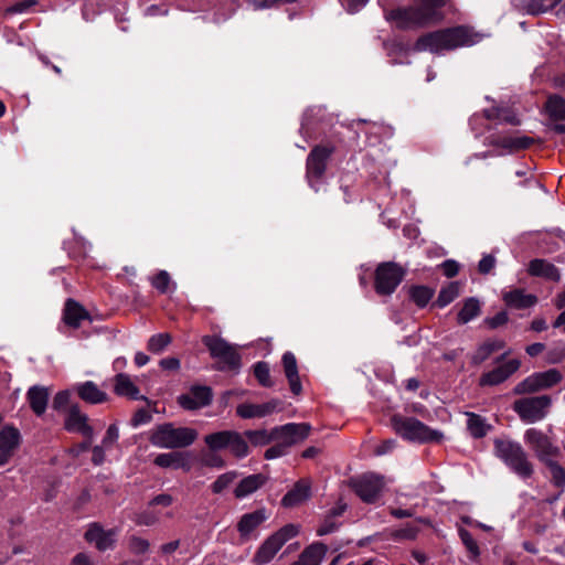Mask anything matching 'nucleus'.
<instances>
[{"instance_id": "nucleus-26", "label": "nucleus", "mask_w": 565, "mask_h": 565, "mask_svg": "<svg viewBox=\"0 0 565 565\" xmlns=\"http://www.w3.org/2000/svg\"><path fill=\"white\" fill-rule=\"evenodd\" d=\"M266 481L267 478L263 473L247 476L238 482L234 489V495L236 499L246 498L260 489Z\"/></svg>"}, {"instance_id": "nucleus-45", "label": "nucleus", "mask_w": 565, "mask_h": 565, "mask_svg": "<svg viewBox=\"0 0 565 565\" xmlns=\"http://www.w3.org/2000/svg\"><path fill=\"white\" fill-rule=\"evenodd\" d=\"M236 471H228L221 475L212 484V491L216 494L226 490L237 478Z\"/></svg>"}, {"instance_id": "nucleus-60", "label": "nucleus", "mask_w": 565, "mask_h": 565, "mask_svg": "<svg viewBox=\"0 0 565 565\" xmlns=\"http://www.w3.org/2000/svg\"><path fill=\"white\" fill-rule=\"evenodd\" d=\"M440 268L443 270V274L447 278H452L459 273V264L454 259H447L441 265Z\"/></svg>"}, {"instance_id": "nucleus-46", "label": "nucleus", "mask_w": 565, "mask_h": 565, "mask_svg": "<svg viewBox=\"0 0 565 565\" xmlns=\"http://www.w3.org/2000/svg\"><path fill=\"white\" fill-rule=\"evenodd\" d=\"M343 512V509L333 510L331 515L327 516L322 524L317 529V535L323 536L334 532L338 529V523L334 520V516L340 515Z\"/></svg>"}, {"instance_id": "nucleus-11", "label": "nucleus", "mask_w": 565, "mask_h": 565, "mask_svg": "<svg viewBox=\"0 0 565 565\" xmlns=\"http://www.w3.org/2000/svg\"><path fill=\"white\" fill-rule=\"evenodd\" d=\"M333 151L332 146H316L311 149L306 162V178L310 186L313 188V183L323 177L327 162Z\"/></svg>"}, {"instance_id": "nucleus-19", "label": "nucleus", "mask_w": 565, "mask_h": 565, "mask_svg": "<svg viewBox=\"0 0 565 565\" xmlns=\"http://www.w3.org/2000/svg\"><path fill=\"white\" fill-rule=\"evenodd\" d=\"M64 426L71 433H79L84 437L92 439L94 436L93 428L88 425V417L81 412L77 405L70 408L65 418Z\"/></svg>"}, {"instance_id": "nucleus-63", "label": "nucleus", "mask_w": 565, "mask_h": 565, "mask_svg": "<svg viewBox=\"0 0 565 565\" xmlns=\"http://www.w3.org/2000/svg\"><path fill=\"white\" fill-rule=\"evenodd\" d=\"M495 265V259L491 255L482 257L479 262L478 269L481 274H489Z\"/></svg>"}, {"instance_id": "nucleus-34", "label": "nucleus", "mask_w": 565, "mask_h": 565, "mask_svg": "<svg viewBox=\"0 0 565 565\" xmlns=\"http://www.w3.org/2000/svg\"><path fill=\"white\" fill-rule=\"evenodd\" d=\"M545 111L551 119L565 120V98L559 95H550L545 103Z\"/></svg>"}, {"instance_id": "nucleus-38", "label": "nucleus", "mask_w": 565, "mask_h": 565, "mask_svg": "<svg viewBox=\"0 0 565 565\" xmlns=\"http://www.w3.org/2000/svg\"><path fill=\"white\" fill-rule=\"evenodd\" d=\"M505 345L504 341L502 340H491V341H487L484 343H482L478 350L476 351L472 360L476 364H480L482 363L483 361H486L487 359L490 358V355L495 352V351H499L501 349H503Z\"/></svg>"}, {"instance_id": "nucleus-16", "label": "nucleus", "mask_w": 565, "mask_h": 565, "mask_svg": "<svg viewBox=\"0 0 565 565\" xmlns=\"http://www.w3.org/2000/svg\"><path fill=\"white\" fill-rule=\"evenodd\" d=\"M21 441L20 431L13 426H6L0 431V467L13 456Z\"/></svg>"}, {"instance_id": "nucleus-54", "label": "nucleus", "mask_w": 565, "mask_h": 565, "mask_svg": "<svg viewBox=\"0 0 565 565\" xmlns=\"http://www.w3.org/2000/svg\"><path fill=\"white\" fill-rule=\"evenodd\" d=\"M152 416L149 411L146 408L138 409L130 419V425L134 428H137L141 425L148 424L151 420Z\"/></svg>"}, {"instance_id": "nucleus-8", "label": "nucleus", "mask_w": 565, "mask_h": 565, "mask_svg": "<svg viewBox=\"0 0 565 565\" xmlns=\"http://www.w3.org/2000/svg\"><path fill=\"white\" fill-rule=\"evenodd\" d=\"M552 401L548 396L525 397L514 402L513 409L525 423H535L543 419Z\"/></svg>"}, {"instance_id": "nucleus-2", "label": "nucleus", "mask_w": 565, "mask_h": 565, "mask_svg": "<svg viewBox=\"0 0 565 565\" xmlns=\"http://www.w3.org/2000/svg\"><path fill=\"white\" fill-rule=\"evenodd\" d=\"M480 35L466 25L447 28L422 35L415 43V50L439 53L478 43Z\"/></svg>"}, {"instance_id": "nucleus-22", "label": "nucleus", "mask_w": 565, "mask_h": 565, "mask_svg": "<svg viewBox=\"0 0 565 565\" xmlns=\"http://www.w3.org/2000/svg\"><path fill=\"white\" fill-rule=\"evenodd\" d=\"M73 390L81 399L89 404H102L108 398L107 393L102 391L93 381L77 383Z\"/></svg>"}, {"instance_id": "nucleus-51", "label": "nucleus", "mask_w": 565, "mask_h": 565, "mask_svg": "<svg viewBox=\"0 0 565 565\" xmlns=\"http://www.w3.org/2000/svg\"><path fill=\"white\" fill-rule=\"evenodd\" d=\"M198 437V433L193 428L179 427L178 443L179 447H186L191 445Z\"/></svg>"}, {"instance_id": "nucleus-55", "label": "nucleus", "mask_w": 565, "mask_h": 565, "mask_svg": "<svg viewBox=\"0 0 565 565\" xmlns=\"http://www.w3.org/2000/svg\"><path fill=\"white\" fill-rule=\"evenodd\" d=\"M508 313L505 311H500L493 317H489L484 319V324L489 329H497L508 322Z\"/></svg>"}, {"instance_id": "nucleus-37", "label": "nucleus", "mask_w": 565, "mask_h": 565, "mask_svg": "<svg viewBox=\"0 0 565 565\" xmlns=\"http://www.w3.org/2000/svg\"><path fill=\"white\" fill-rule=\"evenodd\" d=\"M467 429L473 438H482L490 429L486 419L475 413H467Z\"/></svg>"}, {"instance_id": "nucleus-17", "label": "nucleus", "mask_w": 565, "mask_h": 565, "mask_svg": "<svg viewBox=\"0 0 565 565\" xmlns=\"http://www.w3.org/2000/svg\"><path fill=\"white\" fill-rule=\"evenodd\" d=\"M520 360H509L505 363L500 364L492 371L483 373L482 376L480 377V385H498L508 380L512 374H514L520 369Z\"/></svg>"}, {"instance_id": "nucleus-53", "label": "nucleus", "mask_w": 565, "mask_h": 565, "mask_svg": "<svg viewBox=\"0 0 565 565\" xmlns=\"http://www.w3.org/2000/svg\"><path fill=\"white\" fill-rule=\"evenodd\" d=\"M545 463L548 465L551 468V473L554 483L558 487L565 486V470L561 466L555 463L553 460Z\"/></svg>"}, {"instance_id": "nucleus-4", "label": "nucleus", "mask_w": 565, "mask_h": 565, "mask_svg": "<svg viewBox=\"0 0 565 565\" xmlns=\"http://www.w3.org/2000/svg\"><path fill=\"white\" fill-rule=\"evenodd\" d=\"M299 533V526L296 524H286L278 531L269 535L255 552L252 563L254 565H267L270 563L281 547Z\"/></svg>"}, {"instance_id": "nucleus-57", "label": "nucleus", "mask_w": 565, "mask_h": 565, "mask_svg": "<svg viewBox=\"0 0 565 565\" xmlns=\"http://www.w3.org/2000/svg\"><path fill=\"white\" fill-rule=\"evenodd\" d=\"M71 398V392L68 390L58 392L53 398V408L55 411L63 409L68 403Z\"/></svg>"}, {"instance_id": "nucleus-64", "label": "nucleus", "mask_w": 565, "mask_h": 565, "mask_svg": "<svg viewBox=\"0 0 565 565\" xmlns=\"http://www.w3.org/2000/svg\"><path fill=\"white\" fill-rule=\"evenodd\" d=\"M177 461V455L174 452L159 455L154 462L160 467H170Z\"/></svg>"}, {"instance_id": "nucleus-61", "label": "nucleus", "mask_w": 565, "mask_h": 565, "mask_svg": "<svg viewBox=\"0 0 565 565\" xmlns=\"http://www.w3.org/2000/svg\"><path fill=\"white\" fill-rule=\"evenodd\" d=\"M173 502V497L170 495V494H159L157 497H154L151 501H150V505L153 507L154 509L159 510L158 508L161 507V508H168L172 504Z\"/></svg>"}, {"instance_id": "nucleus-32", "label": "nucleus", "mask_w": 565, "mask_h": 565, "mask_svg": "<svg viewBox=\"0 0 565 565\" xmlns=\"http://www.w3.org/2000/svg\"><path fill=\"white\" fill-rule=\"evenodd\" d=\"M529 273L532 276L544 277L554 281L561 278L558 269L544 259H533L529 264Z\"/></svg>"}, {"instance_id": "nucleus-47", "label": "nucleus", "mask_w": 565, "mask_h": 565, "mask_svg": "<svg viewBox=\"0 0 565 565\" xmlns=\"http://www.w3.org/2000/svg\"><path fill=\"white\" fill-rule=\"evenodd\" d=\"M171 277L166 270H160L150 278V282L154 289L164 294L170 285Z\"/></svg>"}, {"instance_id": "nucleus-23", "label": "nucleus", "mask_w": 565, "mask_h": 565, "mask_svg": "<svg viewBox=\"0 0 565 565\" xmlns=\"http://www.w3.org/2000/svg\"><path fill=\"white\" fill-rule=\"evenodd\" d=\"M150 443L160 448L177 447V429L172 424L159 425L150 436Z\"/></svg>"}, {"instance_id": "nucleus-18", "label": "nucleus", "mask_w": 565, "mask_h": 565, "mask_svg": "<svg viewBox=\"0 0 565 565\" xmlns=\"http://www.w3.org/2000/svg\"><path fill=\"white\" fill-rule=\"evenodd\" d=\"M212 392L207 386H192L189 393L179 397V405L185 409L194 411L211 403Z\"/></svg>"}, {"instance_id": "nucleus-56", "label": "nucleus", "mask_w": 565, "mask_h": 565, "mask_svg": "<svg viewBox=\"0 0 565 565\" xmlns=\"http://www.w3.org/2000/svg\"><path fill=\"white\" fill-rule=\"evenodd\" d=\"M561 0H530V8L533 12H543L554 8Z\"/></svg>"}, {"instance_id": "nucleus-20", "label": "nucleus", "mask_w": 565, "mask_h": 565, "mask_svg": "<svg viewBox=\"0 0 565 565\" xmlns=\"http://www.w3.org/2000/svg\"><path fill=\"white\" fill-rule=\"evenodd\" d=\"M268 519L265 509H259L249 513H245L237 522V531L242 539H252L255 531Z\"/></svg>"}, {"instance_id": "nucleus-62", "label": "nucleus", "mask_w": 565, "mask_h": 565, "mask_svg": "<svg viewBox=\"0 0 565 565\" xmlns=\"http://www.w3.org/2000/svg\"><path fill=\"white\" fill-rule=\"evenodd\" d=\"M35 4H36L35 0H24V1H20V2L14 3L10 8H8L7 11L9 13H23V12L28 11L31 7H33Z\"/></svg>"}, {"instance_id": "nucleus-41", "label": "nucleus", "mask_w": 565, "mask_h": 565, "mask_svg": "<svg viewBox=\"0 0 565 565\" xmlns=\"http://www.w3.org/2000/svg\"><path fill=\"white\" fill-rule=\"evenodd\" d=\"M460 294V285L457 281L449 282L443 287L439 291L437 300L435 302L439 308H444L452 302Z\"/></svg>"}, {"instance_id": "nucleus-21", "label": "nucleus", "mask_w": 565, "mask_h": 565, "mask_svg": "<svg viewBox=\"0 0 565 565\" xmlns=\"http://www.w3.org/2000/svg\"><path fill=\"white\" fill-rule=\"evenodd\" d=\"M278 399H273L264 404L243 403L236 407V414L241 418H262L273 414L279 406Z\"/></svg>"}, {"instance_id": "nucleus-28", "label": "nucleus", "mask_w": 565, "mask_h": 565, "mask_svg": "<svg viewBox=\"0 0 565 565\" xmlns=\"http://www.w3.org/2000/svg\"><path fill=\"white\" fill-rule=\"evenodd\" d=\"M502 299L507 306L515 309H525L534 306L537 302L536 296L532 294H525L522 289H513L504 291Z\"/></svg>"}, {"instance_id": "nucleus-3", "label": "nucleus", "mask_w": 565, "mask_h": 565, "mask_svg": "<svg viewBox=\"0 0 565 565\" xmlns=\"http://www.w3.org/2000/svg\"><path fill=\"white\" fill-rule=\"evenodd\" d=\"M494 454L520 477L529 478L532 476V463L520 444L507 439H495Z\"/></svg>"}, {"instance_id": "nucleus-48", "label": "nucleus", "mask_w": 565, "mask_h": 565, "mask_svg": "<svg viewBox=\"0 0 565 565\" xmlns=\"http://www.w3.org/2000/svg\"><path fill=\"white\" fill-rule=\"evenodd\" d=\"M419 529L414 524H406L405 526L394 530L391 537L394 540H414L418 534Z\"/></svg>"}, {"instance_id": "nucleus-9", "label": "nucleus", "mask_w": 565, "mask_h": 565, "mask_svg": "<svg viewBox=\"0 0 565 565\" xmlns=\"http://www.w3.org/2000/svg\"><path fill=\"white\" fill-rule=\"evenodd\" d=\"M355 494L366 503L375 502L385 486L383 477L375 473H365L350 481Z\"/></svg>"}, {"instance_id": "nucleus-59", "label": "nucleus", "mask_w": 565, "mask_h": 565, "mask_svg": "<svg viewBox=\"0 0 565 565\" xmlns=\"http://www.w3.org/2000/svg\"><path fill=\"white\" fill-rule=\"evenodd\" d=\"M565 359V344H558L550 350L547 353V361L550 363H559Z\"/></svg>"}, {"instance_id": "nucleus-7", "label": "nucleus", "mask_w": 565, "mask_h": 565, "mask_svg": "<svg viewBox=\"0 0 565 565\" xmlns=\"http://www.w3.org/2000/svg\"><path fill=\"white\" fill-rule=\"evenodd\" d=\"M203 343L209 349L211 355L218 360L220 370H236L239 367L241 358L234 347L221 338L206 335Z\"/></svg>"}, {"instance_id": "nucleus-58", "label": "nucleus", "mask_w": 565, "mask_h": 565, "mask_svg": "<svg viewBox=\"0 0 565 565\" xmlns=\"http://www.w3.org/2000/svg\"><path fill=\"white\" fill-rule=\"evenodd\" d=\"M286 452H287V448L285 447V445H282L280 441H277L276 445L269 447L265 451L264 457L267 460H271V459H276V458L284 456Z\"/></svg>"}, {"instance_id": "nucleus-36", "label": "nucleus", "mask_w": 565, "mask_h": 565, "mask_svg": "<svg viewBox=\"0 0 565 565\" xmlns=\"http://www.w3.org/2000/svg\"><path fill=\"white\" fill-rule=\"evenodd\" d=\"M231 439L227 444V450L236 458H244L249 454V447L245 436L238 431L232 430Z\"/></svg>"}, {"instance_id": "nucleus-25", "label": "nucleus", "mask_w": 565, "mask_h": 565, "mask_svg": "<svg viewBox=\"0 0 565 565\" xmlns=\"http://www.w3.org/2000/svg\"><path fill=\"white\" fill-rule=\"evenodd\" d=\"M50 392L44 386L34 385L26 392V399L33 413L42 416L47 407Z\"/></svg>"}, {"instance_id": "nucleus-1", "label": "nucleus", "mask_w": 565, "mask_h": 565, "mask_svg": "<svg viewBox=\"0 0 565 565\" xmlns=\"http://www.w3.org/2000/svg\"><path fill=\"white\" fill-rule=\"evenodd\" d=\"M451 0H413L408 8H399L387 12L386 19L399 29L424 28L440 23L446 13L444 9Z\"/></svg>"}, {"instance_id": "nucleus-5", "label": "nucleus", "mask_w": 565, "mask_h": 565, "mask_svg": "<svg viewBox=\"0 0 565 565\" xmlns=\"http://www.w3.org/2000/svg\"><path fill=\"white\" fill-rule=\"evenodd\" d=\"M395 431L404 439L418 443L440 441L443 434L429 428L413 417L394 416L392 418Z\"/></svg>"}, {"instance_id": "nucleus-14", "label": "nucleus", "mask_w": 565, "mask_h": 565, "mask_svg": "<svg viewBox=\"0 0 565 565\" xmlns=\"http://www.w3.org/2000/svg\"><path fill=\"white\" fill-rule=\"evenodd\" d=\"M118 533L117 529L105 530L100 524L92 523L85 533V539L103 552L114 547Z\"/></svg>"}, {"instance_id": "nucleus-27", "label": "nucleus", "mask_w": 565, "mask_h": 565, "mask_svg": "<svg viewBox=\"0 0 565 565\" xmlns=\"http://www.w3.org/2000/svg\"><path fill=\"white\" fill-rule=\"evenodd\" d=\"M310 497V483L308 480L298 481L295 487L288 491L281 500L286 508H294L305 502Z\"/></svg>"}, {"instance_id": "nucleus-10", "label": "nucleus", "mask_w": 565, "mask_h": 565, "mask_svg": "<svg viewBox=\"0 0 565 565\" xmlns=\"http://www.w3.org/2000/svg\"><path fill=\"white\" fill-rule=\"evenodd\" d=\"M563 376L556 369L533 373L514 387L515 394H530L540 390L550 388L562 381Z\"/></svg>"}, {"instance_id": "nucleus-50", "label": "nucleus", "mask_w": 565, "mask_h": 565, "mask_svg": "<svg viewBox=\"0 0 565 565\" xmlns=\"http://www.w3.org/2000/svg\"><path fill=\"white\" fill-rule=\"evenodd\" d=\"M119 439V428L117 424H111L108 426L105 436L102 440V446L106 449H111Z\"/></svg>"}, {"instance_id": "nucleus-12", "label": "nucleus", "mask_w": 565, "mask_h": 565, "mask_svg": "<svg viewBox=\"0 0 565 565\" xmlns=\"http://www.w3.org/2000/svg\"><path fill=\"white\" fill-rule=\"evenodd\" d=\"M526 445L534 451L536 457L543 462H550L559 452L553 445L550 437L536 428H530L524 434Z\"/></svg>"}, {"instance_id": "nucleus-42", "label": "nucleus", "mask_w": 565, "mask_h": 565, "mask_svg": "<svg viewBox=\"0 0 565 565\" xmlns=\"http://www.w3.org/2000/svg\"><path fill=\"white\" fill-rule=\"evenodd\" d=\"M244 436L253 446H265L275 440L274 429L246 430Z\"/></svg>"}, {"instance_id": "nucleus-24", "label": "nucleus", "mask_w": 565, "mask_h": 565, "mask_svg": "<svg viewBox=\"0 0 565 565\" xmlns=\"http://www.w3.org/2000/svg\"><path fill=\"white\" fill-rule=\"evenodd\" d=\"M284 372L288 380L290 391L295 395H299L302 391L299 373H298V365L296 356L291 352H286L282 355L281 359Z\"/></svg>"}, {"instance_id": "nucleus-43", "label": "nucleus", "mask_w": 565, "mask_h": 565, "mask_svg": "<svg viewBox=\"0 0 565 565\" xmlns=\"http://www.w3.org/2000/svg\"><path fill=\"white\" fill-rule=\"evenodd\" d=\"M171 342L172 337L169 333H158L149 339L148 350L154 354H160Z\"/></svg>"}, {"instance_id": "nucleus-15", "label": "nucleus", "mask_w": 565, "mask_h": 565, "mask_svg": "<svg viewBox=\"0 0 565 565\" xmlns=\"http://www.w3.org/2000/svg\"><path fill=\"white\" fill-rule=\"evenodd\" d=\"M534 143V139L526 136H501L491 135L488 138V145L500 148L509 153H514L530 148Z\"/></svg>"}, {"instance_id": "nucleus-40", "label": "nucleus", "mask_w": 565, "mask_h": 565, "mask_svg": "<svg viewBox=\"0 0 565 565\" xmlns=\"http://www.w3.org/2000/svg\"><path fill=\"white\" fill-rule=\"evenodd\" d=\"M161 514L160 510H157L149 504L143 511L134 513L132 521L137 525L151 526L160 520Z\"/></svg>"}, {"instance_id": "nucleus-35", "label": "nucleus", "mask_w": 565, "mask_h": 565, "mask_svg": "<svg viewBox=\"0 0 565 565\" xmlns=\"http://www.w3.org/2000/svg\"><path fill=\"white\" fill-rule=\"evenodd\" d=\"M480 302L476 298H468L463 301L461 309L457 315L459 324H466L480 315Z\"/></svg>"}, {"instance_id": "nucleus-49", "label": "nucleus", "mask_w": 565, "mask_h": 565, "mask_svg": "<svg viewBox=\"0 0 565 565\" xmlns=\"http://www.w3.org/2000/svg\"><path fill=\"white\" fill-rule=\"evenodd\" d=\"M459 536H460L463 545L468 550V552L471 554V557L477 558L480 554V551H479V546H478L477 542L475 541V539L472 537L470 532H468L465 529H460Z\"/></svg>"}, {"instance_id": "nucleus-30", "label": "nucleus", "mask_w": 565, "mask_h": 565, "mask_svg": "<svg viewBox=\"0 0 565 565\" xmlns=\"http://www.w3.org/2000/svg\"><path fill=\"white\" fill-rule=\"evenodd\" d=\"M327 553V546L323 543H313L306 547L300 554L298 561L291 565H320Z\"/></svg>"}, {"instance_id": "nucleus-6", "label": "nucleus", "mask_w": 565, "mask_h": 565, "mask_svg": "<svg viewBox=\"0 0 565 565\" xmlns=\"http://www.w3.org/2000/svg\"><path fill=\"white\" fill-rule=\"evenodd\" d=\"M405 269L393 262L377 265L374 273V289L380 296H391L405 277Z\"/></svg>"}, {"instance_id": "nucleus-52", "label": "nucleus", "mask_w": 565, "mask_h": 565, "mask_svg": "<svg viewBox=\"0 0 565 565\" xmlns=\"http://www.w3.org/2000/svg\"><path fill=\"white\" fill-rule=\"evenodd\" d=\"M129 550L136 555L145 554L149 550V542L138 536H131L129 540Z\"/></svg>"}, {"instance_id": "nucleus-29", "label": "nucleus", "mask_w": 565, "mask_h": 565, "mask_svg": "<svg viewBox=\"0 0 565 565\" xmlns=\"http://www.w3.org/2000/svg\"><path fill=\"white\" fill-rule=\"evenodd\" d=\"M114 391L119 396H125L134 401L146 399L143 395H140L139 388L131 381L130 376L125 373H119L115 376Z\"/></svg>"}, {"instance_id": "nucleus-39", "label": "nucleus", "mask_w": 565, "mask_h": 565, "mask_svg": "<svg viewBox=\"0 0 565 565\" xmlns=\"http://www.w3.org/2000/svg\"><path fill=\"white\" fill-rule=\"evenodd\" d=\"M232 430L216 431L204 437V443L211 451H218L227 448Z\"/></svg>"}, {"instance_id": "nucleus-44", "label": "nucleus", "mask_w": 565, "mask_h": 565, "mask_svg": "<svg viewBox=\"0 0 565 565\" xmlns=\"http://www.w3.org/2000/svg\"><path fill=\"white\" fill-rule=\"evenodd\" d=\"M254 375L262 386L271 387L274 385L270 377L269 365L266 362H257L254 365Z\"/></svg>"}, {"instance_id": "nucleus-31", "label": "nucleus", "mask_w": 565, "mask_h": 565, "mask_svg": "<svg viewBox=\"0 0 565 565\" xmlns=\"http://www.w3.org/2000/svg\"><path fill=\"white\" fill-rule=\"evenodd\" d=\"M85 319H89L88 312L78 302L68 299L64 308V321L66 324L77 328Z\"/></svg>"}, {"instance_id": "nucleus-13", "label": "nucleus", "mask_w": 565, "mask_h": 565, "mask_svg": "<svg viewBox=\"0 0 565 565\" xmlns=\"http://www.w3.org/2000/svg\"><path fill=\"white\" fill-rule=\"evenodd\" d=\"M310 429V425L306 423H289L275 427V440L280 441L288 449L292 445L303 441L309 436Z\"/></svg>"}, {"instance_id": "nucleus-33", "label": "nucleus", "mask_w": 565, "mask_h": 565, "mask_svg": "<svg viewBox=\"0 0 565 565\" xmlns=\"http://www.w3.org/2000/svg\"><path fill=\"white\" fill-rule=\"evenodd\" d=\"M409 299L418 307H426L434 297L435 290L423 285H413L407 290Z\"/></svg>"}]
</instances>
